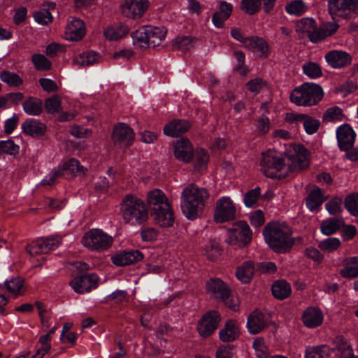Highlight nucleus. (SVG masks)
<instances>
[{
	"instance_id": "obj_1",
	"label": "nucleus",
	"mask_w": 358,
	"mask_h": 358,
	"mask_svg": "<svg viewBox=\"0 0 358 358\" xmlns=\"http://www.w3.org/2000/svg\"><path fill=\"white\" fill-rule=\"evenodd\" d=\"M262 234L266 243L276 253H287L294 244L292 231L283 222L268 223L263 229Z\"/></svg>"
},
{
	"instance_id": "obj_2",
	"label": "nucleus",
	"mask_w": 358,
	"mask_h": 358,
	"mask_svg": "<svg viewBox=\"0 0 358 358\" xmlns=\"http://www.w3.org/2000/svg\"><path fill=\"white\" fill-rule=\"evenodd\" d=\"M209 196L208 189L204 187L195 184L186 186L181 192L180 203L182 212L186 218L194 220L201 216Z\"/></svg>"
},
{
	"instance_id": "obj_3",
	"label": "nucleus",
	"mask_w": 358,
	"mask_h": 358,
	"mask_svg": "<svg viewBox=\"0 0 358 358\" xmlns=\"http://www.w3.org/2000/svg\"><path fill=\"white\" fill-rule=\"evenodd\" d=\"M146 200L151 210V216L156 224L162 227L173 225V213L169 199L162 190L155 189L149 191Z\"/></svg>"
},
{
	"instance_id": "obj_4",
	"label": "nucleus",
	"mask_w": 358,
	"mask_h": 358,
	"mask_svg": "<svg viewBox=\"0 0 358 358\" xmlns=\"http://www.w3.org/2000/svg\"><path fill=\"white\" fill-rule=\"evenodd\" d=\"M120 212L124 223L133 226L140 225L148 218L145 202L133 194H127L120 205Z\"/></svg>"
},
{
	"instance_id": "obj_5",
	"label": "nucleus",
	"mask_w": 358,
	"mask_h": 358,
	"mask_svg": "<svg viewBox=\"0 0 358 358\" xmlns=\"http://www.w3.org/2000/svg\"><path fill=\"white\" fill-rule=\"evenodd\" d=\"M260 169L266 177L271 178H284L292 172V168L285 159L272 150L262 153Z\"/></svg>"
},
{
	"instance_id": "obj_6",
	"label": "nucleus",
	"mask_w": 358,
	"mask_h": 358,
	"mask_svg": "<svg viewBox=\"0 0 358 358\" xmlns=\"http://www.w3.org/2000/svg\"><path fill=\"white\" fill-rule=\"evenodd\" d=\"M166 33L164 27H143L131 34L133 43L140 48H155L162 43Z\"/></svg>"
},
{
	"instance_id": "obj_7",
	"label": "nucleus",
	"mask_w": 358,
	"mask_h": 358,
	"mask_svg": "<svg viewBox=\"0 0 358 358\" xmlns=\"http://www.w3.org/2000/svg\"><path fill=\"white\" fill-rule=\"evenodd\" d=\"M323 96V90L319 85L306 83L292 91L290 101L297 106H311L322 100Z\"/></svg>"
},
{
	"instance_id": "obj_8",
	"label": "nucleus",
	"mask_w": 358,
	"mask_h": 358,
	"mask_svg": "<svg viewBox=\"0 0 358 358\" xmlns=\"http://www.w3.org/2000/svg\"><path fill=\"white\" fill-rule=\"evenodd\" d=\"M113 242L111 236L98 229H90L82 238V243L85 248L98 252L108 250Z\"/></svg>"
},
{
	"instance_id": "obj_9",
	"label": "nucleus",
	"mask_w": 358,
	"mask_h": 358,
	"mask_svg": "<svg viewBox=\"0 0 358 358\" xmlns=\"http://www.w3.org/2000/svg\"><path fill=\"white\" fill-rule=\"evenodd\" d=\"M228 236L229 244L243 248L251 241L252 231L246 222L238 221L228 230Z\"/></svg>"
},
{
	"instance_id": "obj_10",
	"label": "nucleus",
	"mask_w": 358,
	"mask_h": 358,
	"mask_svg": "<svg viewBox=\"0 0 358 358\" xmlns=\"http://www.w3.org/2000/svg\"><path fill=\"white\" fill-rule=\"evenodd\" d=\"M236 214V205L229 196H222L217 200L214 220L217 223L233 220Z\"/></svg>"
},
{
	"instance_id": "obj_11",
	"label": "nucleus",
	"mask_w": 358,
	"mask_h": 358,
	"mask_svg": "<svg viewBox=\"0 0 358 358\" xmlns=\"http://www.w3.org/2000/svg\"><path fill=\"white\" fill-rule=\"evenodd\" d=\"M221 321V316L216 310H210L200 319L197 330L202 337L210 336L217 328Z\"/></svg>"
},
{
	"instance_id": "obj_12",
	"label": "nucleus",
	"mask_w": 358,
	"mask_h": 358,
	"mask_svg": "<svg viewBox=\"0 0 358 358\" xmlns=\"http://www.w3.org/2000/svg\"><path fill=\"white\" fill-rule=\"evenodd\" d=\"M150 6L148 0H125L121 5V12L127 17H142Z\"/></svg>"
},
{
	"instance_id": "obj_13",
	"label": "nucleus",
	"mask_w": 358,
	"mask_h": 358,
	"mask_svg": "<svg viewBox=\"0 0 358 358\" xmlns=\"http://www.w3.org/2000/svg\"><path fill=\"white\" fill-rule=\"evenodd\" d=\"M329 10L331 15L348 16L358 13V0H329Z\"/></svg>"
},
{
	"instance_id": "obj_14",
	"label": "nucleus",
	"mask_w": 358,
	"mask_h": 358,
	"mask_svg": "<svg viewBox=\"0 0 358 358\" xmlns=\"http://www.w3.org/2000/svg\"><path fill=\"white\" fill-rule=\"evenodd\" d=\"M99 277L95 273L76 276L70 281L69 285L78 294L90 292L98 285Z\"/></svg>"
},
{
	"instance_id": "obj_15",
	"label": "nucleus",
	"mask_w": 358,
	"mask_h": 358,
	"mask_svg": "<svg viewBox=\"0 0 358 358\" xmlns=\"http://www.w3.org/2000/svg\"><path fill=\"white\" fill-rule=\"evenodd\" d=\"M206 289L211 298L217 301H224L230 294L229 286L218 278L209 279L206 283Z\"/></svg>"
},
{
	"instance_id": "obj_16",
	"label": "nucleus",
	"mask_w": 358,
	"mask_h": 358,
	"mask_svg": "<svg viewBox=\"0 0 358 358\" xmlns=\"http://www.w3.org/2000/svg\"><path fill=\"white\" fill-rule=\"evenodd\" d=\"M86 34L84 22L76 17H69L65 29L64 37L69 41H78Z\"/></svg>"
},
{
	"instance_id": "obj_17",
	"label": "nucleus",
	"mask_w": 358,
	"mask_h": 358,
	"mask_svg": "<svg viewBox=\"0 0 358 358\" xmlns=\"http://www.w3.org/2000/svg\"><path fill=\"white\" fill-rule=\"evenodd\" d=\"M173 154L178 161L184 163L190 162L194 157V148L189 140L182 138L174 141Z\"/></svg>"
},
{
	"instance_id": "obj_18",
	"label": "nucleus",
	"mask_w": 358,
	"mask_h": 358,
	"mask_svg": "<svg viewBox=\"0 0 358 358\" xmlns=\"http://www.w3.org/2000/svg\"><path fill=\"white\" fill-rule=\"evenodd\" d=\"M113 140L116 143L130 145L134 140V131L128 124L119 123L113 129Z\"/></svg>"
},
{
	"instance_id": "obj_19",
	"label": "nucleus",
	"mask_w": 358,
	"mask_h": 358,
	"mask_svg": "<svg viewBox=\"0 0 358 358\" xmlns=\"http://www.w3.org/2000/svg\"><path fill=\"white\" fill-rule=\"evenodd\" d=\"M355 132L348 124H343L336 130V137L339 148L348 150L352 148L355 141Z\"/></svg>"
},
{
	"instance_id": "obj_20",
	"label": "nucleus",
	"mask_w": 358,
	"mask_h": 358,
	"mask_svg": "<svg viewBox=\"0 0 358 358\" xmlns=\"http://www.w3.org/2000/svg\"><path fill=\"white\" fill-rule=\"evenodd\" d=\"M301 320L306 327L316 328L322 324L324 315L319 308L308 307L304 310Z\"/></svg>"
},
{
	"instance_id": "obj_21",
	"label": "nucleus",
	"mask_w": 358,
	"mask_h": 358,
	"mask_svg": "<svg viewBox=\"0 0 358 358\" xmlns=\"http://www.w3.org/2000/svg\"><path fill=\"white\" fill-rule=\"evenodd\" d=\"M294 152L289 155L292 161V171L296 169H303L308 166L309 159L308 150L302 145H298L294 147Z\"/></svg>"
},
{
	"instance_id": "obj_22",
	"label": "nucleus",
	"mask_w": 358,
	"mask_h": 358,
	"mask_svg": "<svg viewBox=\"0 0 358 358\" xmlns=\"http://www.w3.org/2000/svg\"><path fill=\"white\" fill-rule=\"evenodd\" d=\"M326 62L333 68L339 69L351 63V56L343 51L331 50L325 55Z\"/></svg>"
},
{
	"instance_id": "obj_23",
	"label": "nucleus",
	"mask_w": 358,
	"mask_h": 358,
	"mask_svg": "<svg viewBox=\"0 0 358 358\" xmlns=\"http://www.w3.org/2000/svg\"><path fill=\"white\" fill-rule=\"evenodd\" d=\"M245 48L259 53L261 57H266L269 54V45L262 37H248L245 41Z\"/></svg>"
},
{
	"instance_id": "obj_24",
	"label": "nucleus",
	"mask_w": 358,
	"mask_h": 358,
	"mask_svg": "<svg viewBox=\"0 0 358 358\" xmlns=\"http://www.w3.org/2000/svg\"><path fill=\"white\" fill-rule=\"evenodd\" d=\"M233 10L231 3L227 1H221L219 9L212 17V22L217 28H222L225 21L229 19Z\"/></svg>"
},
{
	"instance_id": "obj_25",
	"label": "nucleus",
	"mask_w": 358,
	"mask_h": 358,
	"mask_svg": "<svg viewBox=\"0 0 358 358\" xmlns=\"http://www.w3.org/2000/svg\"><path fill=\"white\" fill-rule=\"evenodd\" d=\"M142 253L138 250L124 252L112 257L111 259L114 264L118 266H123L131 264L143 259Z\"/></svg>"
},
{
	"instance_id": "obj_26",
	"label": "nucleus",
	"mask_w": 358,
	"mask_h": 358,
	"mask_svg": "<svg viewBox=\"0 0 358 358\" xmlns=\"http://www.w3.org/2000/svg\"><path fill=\"white\" fill-rule=\"evenodd\" d=\"M22 129L23 133L27 135L39 137L45 133L46 126L39 120L31 118L22 124Z\"/></svg>"
},
{
	"instance_id": "obj_27",
	"label": "nucleus",
	"mask_w": 358,
	"mask_h": 358,
	"mask_svg": "<svg viewBox=\"0 0 358 358\" xmlns=\"http://www.w3.org/2000/svg\"><path fill=\"white\" fill-rule=\"evenodd\" d=\"M189 128L190 124L187 120H173L165 124L164 134L166 136L174 137L187 131Z\"/></svg>"
},
{
	"instance_id": "obj_28",
	"label": "nucleus",
	"mask_w": 358,
	"mask_h": 358,
	"mask_svg": "<svg viewBox=\"0 0 358 358\" xmlns=\"http://www.w3.org/2000/svg\"><path fill=\"white\" fill-rule=\"evenodd\" d=\"M62 175L73 177L77 175H85L87 169L80 165L79 161L71 158L59 166Z\"/></svg>"
},
{
	"instance_id": "obj_29",
	"label": "nucleus",
	"mask_w": 358,
	"mask_h": 358,
	"mask_svg": "<svg viewBox=\"0 0 358 358\" xmlns=\"http://www.w3.org/2000/svg\"><path fill=\"white\" fill-rule=\"evenodd\" d=\"M266 326L264 315L262 313L255 310L248 317L247 327L250 334H256L262 331Z\"/></svg>"
},
{
	"instance_id": "obj_30",
	"label": "nucleus",
	"mask_w": 358,
	"mask_h": 358,
	"mask_svg": "<svg viewBox=\"0 0 358 358\" xmlns=\"http://www.w3.org/2000/svg\"><path fill=\"white\" fill-rule=\"evenodd\" d=\"M239 334L238 323L233 320L227 322L224 327L219 331V337L222 342L234 341L239 336Z\"/></svg>"
},
{
	"instance_id": "obj_31",
	"label": "nucleus",
	"mask_w": 358,
	"mask_h": 358,
	"mask_svg": "<svg viewBox=\"0 0 358 358\" xmlns=\"http://www.w3.org/2000/svg\"><path fill=\"white\" fill-rule=\"evenodd\" d=\"M129 27L122 23L108 26L103 30V36L108 41H117L124 37L129 32Z\"/></svg>"
},
{
	"instance_id": "obj_32",
	"label": "nucleus",
	"mask_w": 358,
	"mask_h": 358,
	"mask_svg": "<svg viewBox=\"0 0 358 358\" xmlns=\"http://www.w3.org/2000/svg\"><path fill=\"white\" fill-rule=\"evenodd\" d=\"M24 112L30 116H38L43 112V102L41 99L29 96L22 103Z\"/></svg>"
},
{
	"instance_id": "obj_33",
	"label": "nucleus",
	"mask_w": 358,
	"mask_h": 358,
	"mask_svg": "<svg viewBox=\"0 0 358 358\" xmlns=\"http://www.w3.org/2000/svg\"><path fill=\"white\" fill-rule=\"evenodd\" d=\"M326 199L322 189L315 187L306 198V206L310 210L314 211L320 208Z\"/></svg>"
},
{
	"instance_id": "obj_34",
	"label": "nucleus",
	"mask_w": 358,
	"mask_h": 358,
	"mask_svg": "<svg viewBox=\"0 0 358 358\" xmlns=\"http://www.w3.org/2000/svg\"><path fill=\"white\" fill-rule=\"evenodd\" d=\"M99 56L93 51H87L76 56L73 60V64L77 68L90 66L98 62Z\"/></svg>"
},
{
	"instance_id": "obj_35",
	"label": "nucleus",
	"mask_w": 358,
	"mask_h": 358,
	"mask_svg": "<svg viewBox=\"0 0 358 358\" xmlns=\"http://www.w3.org/2000/svg\"><path fill=\"white\" fill-rule=\"evenodd\" d=\"M332 349L326 345L319 346H308L306 348V358H329Z\"/></svg>"
},
{
	"instance_id": "obj_36",
	"label": "nucleus",
	"mask_w": 358,
	"mask_h": 358,
	"mask_svg": "<svg viewBox=\"0 0 358 358\" xmlns=\"http://www.w3.org/2000/svg\"><path fill=\"white\" fill-rule=\"evenodd\" d=\"M292 292L290 285L285 280H278L272 286V293L275 298L282 300L289 297Z\"/></svg>"
},
{
	"instance_id": "obj_37",
	"label": "nucleus",
	"mask_w": 358,
	"mask_h": 358,
	"mask_svg": "<svg viewBox=\"0 0 358 358\" xmlns=\"http://www.w3.org/2000/svg\"><path fill=\"white\" fill-rule=\"evenodd\" d=\"M255 272V266L252 262H246L237 268L236 271V278L242 282H249Z\"/></svg>"
},
{
	"instance_id": "obj_38",
	"label": "nucleus",
	"mask_w": 358,
	"mask_h": 358,
	"mask_svg": "<svg viewBox=\"0 0 358 358\" xmlns=\"http://www.w3.org/2000/svg\"><path fill=\"white\" fill-rule=\"evenodd\" d=\"M24 287V280L21 278H14L5 280L3 284H0L1 289H6L10 294L18 296L22 294Z\"/></svg>"
},
{
	"instance_id": "obj_39",
	"label": "nucleus",
	"mask_w": 358,
	"mask_h": 358,
	"mask_svg": "<svg viewBox=\"0 0 358 358\" xmlns=\"http://www.w3.org/2000/svg\"><path fill=\"white\" fill-rule=\"evenodd\" d=\"M334 350L338 353L339 357L351 355L353 350L348 342L343 336H337L334 339Z\"/></svg>"
},
{
	"instance_id": "obj_40",
	"label": "nucleus",
	"mask_w": 358,
	"mask_h": 358,
	"mask_svg": "<svg viewBox=\"0 0 358 358\" xmlns=\"http://www.w3.org/2000/svg\"><path fill=\"white\" fill-rule=\"evenodd\" d=\"M285 9L290 15L301 16L307 11L308 6L302 0H293L287 3Z\"/></svg>"
},
{
	"instance_id": "obj_41",
	"label": "nucleus",
	"mask_w": 358,
	"mask_h": 358,
	"mask_svg": "<svg viewBox=\"0 0 358 358\" xmlns=\"http://www.w3.org/2000/svg\"><path fill=\"white\" fill-rule=\"evenodd\" d=\"M343 225L342 219L333 218L324 220L321 224V232L324 235H331L336 232Z\"/></svg>"
},
{
	"instance_id": "obj_42",
	"label": "nucleus",
	"mask_w": 358,
	"mask_h": 358,
	"mask_svg": "<svg viewBox=\"0 0 358 358\" xmlns=\"http://www.w3.org/2000/svg\"><path fill=\"white\" fill-rule=\"evenodd\" d=\"M303 73L311 79H317L322 76L321 66L316 62H306L302 67Z\"/></svg>"
},
{
	"instance_id": "obj_43",
	"label": "nucleus",
	"mask_w": 358,
	"mask_h": 358,
	"mask_svg": "<svg viewBox=\"0 0 358 358\" xmlns=\"http://www.w3.org/2000/svg\"><path fill=\"white\" fill-rule=\"evenodd\" d=\"M315 27H316L315 21L313 18L306 17L297 22L296 31L299 34H306L309 38Z\"/></svg>"
},
{
	"instance_id": "obj_44",
	"label": "nucleus",
	"mask_w": 358,
	"mask_h": 358,
	"mask_svg": "<svg viewBox=\"0 0 358 358\" xmlns=\"http://www.w3.org/2000/svg\"><path fill=\"white\" fill-rule=\"evenodd\" d=\"M0 79L10 87H18L23 83L22 78L18 74L9 71H1Z\"/></svg>"
},
{
	"instance_id": "obj_45",
	"label": "nucleus",
	"mask_w": 358,
	"mask_h": 358,
	"mask_svg": "<svg viewBox=\"0 0 358 358\" xmlns=\"http://www.w3.org/2000/svg\"><path fill=\"white\" fill-rule=\"evenodd\" d=\"M194 167L196 170L201 171L206 168L207 163L209 159V156L207 152L202 149H197L196 152H194Z\"/></svg>"
},
{
	"instance_id": "obj_46",
	"label": "nucleus",
	"mask_w": 358,
	"mask_h": 358,
	"mask_svg": "<svg viewBox=\"0 0 358 358\" xmlns=\"http://www.w3.org/2000/svg\"><path fill=\"white\" fill-rule=\"evenodd\" d=\"M31 61L36 70L48 71L52 66L51 62L43 54H34Z\"/></svg>"
},
{
	"instance_id": "obj_47",
	"label": "nucleus",
	"mask_w": 358,
	"mask_h": 358,
	"mask_svg": "<svg viewBox=\"0 0 358 358\" xmlns=\"http://www.w3.org/2000/svg\"><path fill=\"white\" fill-rule=\"evenodd\" d=\"M341 245V241L338 238L330 237L321 241L318 247L320 250L327 252H331L336 250Z\"/></svg>"
},
{
	"instance_id": "obj_48",
	"label": "nucleus",
	"mask_w": 358,
	"mask_h": 358,
	"mask_svg": "<svg viewBox=\"0 0 358 358\" xmlns=\"http://www.w3.org/2000/svg\"><path fill=\"white\" fill-rule=\"evenodd\" d=\"M45 108L48 113L54 114L62 110V100L58 96H52L45 101Z\"/></svg>"
},
{
	"instance_id": "obj_49",
	"label": "nucleus",
	"mask_w": 358,
	"mask_h": 358,
	"mask_svg": "<svg viewBox=\"0 0 358 358\" xmlns=\"http://www.w3.org/2000/svg\"><path fill=\"white\" fill-rule=\"evenodd\" d=\"M303 117L301 124H302L305 131L309 135L316 133L320 125V121L306 115Z\"/></svg>"
},
{
	"instance_id": "obj_50",
	"label": "nucleus",
	"mask_w": 358,
	"mask_h": 358,
	"mask_svg": "<svg viewBox=\"0 0 358 358\" xmlns=\"http://www.w3.org/2000/svg\"><path fill=\"white\" fill-rule=\"evenodd\" d=\"M41 239L43 243V252H45V254L57 249L62 241V237L57 235H54Z\"/></svg>"
},
{
	"instance_id": "obj_51",
	"label": "nucleus",
	"mask_w": 358,
	"mask_h": 358,
	"mask_svg": "<svg viewBox=\"0 0 358 358\" xmlns=\"http://www.w3.org/2000/svg\"><path fill=\"white\" fill-rule=\"evenodd\" d=\"M41 346L36 350L31 358H43L51 349V344L48 342V336H42L39 338Z\"/></svg>"
},
{
	"instance_id": "obj_52",
	"label": "nucleus",
	"mask_w": 358,
	"mask_h": 358,
	"mask_svg": "<svg viewBox=\"0 0 358 358\" xmlns=\"http://www.w3.org/2000/svg\"><path fill=\"white\" fill-rule=\"evenodd\" d=\"M261 0H242L241 9L249 15L256 13L260 8Z\"/></svg>"
},
{
	"instance_id": "obj_53",
	"label": "nucleus",
	"mask_w": 358,
	"mask_h": 358,
	"mask_svg": "<svg viewBox=\"0 0 358 358\" xmlns=\"http://www.w3.org/2000/svg\"><path fill=\"white\" fill-rule=\"evenodd\" d=\"M43 243L41 241V238L37 239L27 245L26 247V250L32 257H36L41 254H45V252H43Z\"/></svg>"
},
{
	"instance_id": "obj_54",
	"label": "nucleus",
	"mask_w": 358,
	"mask_h": 358,
	"mask_svg": "<svg viewBox=\"0 0 358 358\" xmlns=\"http://www.w3.org/2000/svg\"><path fill=\"white\" fill-rule=\"evenodd\" d=\"M261 194L259 187L248 191L244 196V203L247 207H253Z\"/></svg>"
},
{
	"instance_id": "obj_55",
	"label": "nucleus",
	"mask_w": 358,
	"mask_h": 358,
	"mask_svg": "<svg viewBox=\"0 0 358 358\" xmlns=\"http://www.w3.org/2000/svg\"><path fill=\"white\" fill-rule=\"evenodd\" d=\"M247 89L252 93L258 94L266 87V82L262 78H256L246 84Z\"/></svg>"
},
{
	"instance_id": "obj_56",
	"label": "nucleus",
	"mask_w": 358,
	"mask_h": 358,
	"mask_svg": "<svg viewBox=\"0 0 358 358\" xmlns=\"http://www.w3.org/2000/svg\"><path fill=\"white\" fill-rule=\"evenodd\" d=\"M345 206L353 215H358V194H353L346 197Z\"/></svg>"
},
{
	"instance_id": "obj_57",
	"label": "nucleus",
	"mask_w": 358,
	"mask_h": 358,
	"mask_svg": "<svg viewBox=\"0 0 358 358\" xmlns=\"http://www.w3.org/2000/svg\"><path fill=\"white\" fill-rule=\"evenodd\" d=\"M34 20L41 24H48L52 20V16L48 9H42L34 14Z\"/></svg>"
},
{
	"instance_id": "obj_58",
	"label": "nucleus",
	"mask_w": 358,
	"mask_h": 358,
	"mask_svg": "<svg viewBox=\"0 0 358 358\" xmlns=\"http://www.w3.org/2000/svg\"><path fill=\"white\" fill-rule=\"evenodd\" d=\"M343 117V110L338 106L330 108L326 110L323 118L327 121L341 120Z\"/></svg>"
},
{
	"instance_id": "obj_59",
	"label": "nucleus",
	"mask_w": 358,
	"mask_h": 358,
	"mask_svg": "<svg viewBox=\"0 0 358 358\" xmlns=\"http://www.w3.org/2000/svg\"><path fill=\"white\" fill-rule=\"evenodd\" d=\"M253 348L259 358H268V351L262 339L257 338L253 342Z\"/></svg>"
},
{
	"instance_id": "obj_60",
	"label": "nucleus",
	"mask_w": 358,
	"mask_h": 358,
	"mask_svg": "<svg viewBox=\"0 0 358 358\" xmlns=\"http://www.w3.org/2000/svg\"><path fill=\"white\" fill-rule=\"evenodd\" d=\"M235 352L233 346L222 345L216 350L215 358H233Z\"/></svg>"
},
{
	"instance_id": "obj_61",
	"label": "nucleus",
	"mask_w": 358,
	"mask_h": 358,
	"mask_svg": "<svg viewBox=\"0 0 358 358\" xmlns=\"http://www.w3.org/2000/svg\"><path fill=\"white\" fill-rule=\"evenodd\" d=\"M19 147L13 141L8 140L0 141V152L9 155H15L18 152Z\"/></svg>"
},
{
	"instance_id": "obj_62",
	"label": "nucleus",
	"mask_w": 358,
	"mask_h": 358,
	"mask_svg": "<svg viewBox=\"0 0 358 358\" xmlns=\"http://www.w3.org/2000/svg\"><path fill=\"white\" fill-rule=\"evenodd\" d=\"M257 131L259 134L264 135L267 134L270 129V120L268 117L262 116L257 121Z\"/></svg>"
},
{
	"instance_id": "obj_63",
	"label": "nucleus",
	"mask_w": 358,
	"mask_h": 358,
	"mask_svg": "<svg viewBox=\"0 0 358 358\" xmlns=\"http://www.w3.org/2000/svg\"><path fill=\"white\" fill-rule=\"evenodd\" d=\"M62 175L61 169L58 166L45 176V177L41 180V184L43 185H51L55 182V180Z\"/></svg>"
},
{
	"instance_id": "obj_64",
	"label": "nucleus",
	"mask_w": 358,
	"mask_h": 358,
	"mask_svg": "<svg viewBox=\"0 0 358 358\" xmlns=\"http://www.w3.org/2000/svg\"><path fill=\"white\" fill-rule=\"evenodd\" d=\"M250 222L254 227H261L265 222L264 213L260 210L253 212L250 215Z\"/></svg>"
}]
</instances>
